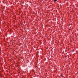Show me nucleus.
<instances>
[{"label":"nucleus","mask_w":78,"mask_h":78,"mask_svg":"<svg viewBox=\"0 0 78 78\" xmlns=\"http://www.w3.org/2000/svg\"><path fill=\"white\" fill-rule=\"evenodd\" d=\"M61 76L62 77V76Z\"/></svg>","instance_id":"nucleus-2"},{"label":"nucleus","mask_w":78,"mask_h":78,"mask_svg":"<svg viewBox=\"0 0 78 78\" xmlns=\"http://www.w3.org/2000/svg\"><path fill=\"white\" fill-rule=\"evenodd\" d=\"M54 2H57V0H54Z\"/></svg>","instance_id":"nucleus-1"}]
</instances>
